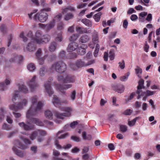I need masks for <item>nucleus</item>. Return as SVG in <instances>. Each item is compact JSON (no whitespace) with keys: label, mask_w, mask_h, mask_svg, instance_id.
Returning <instances> with one entry per match:
<instances>
[{"label":"nucleus","mask_w":160,"mask_h":160,"mask_svg":"<svg viewBox=\"0 0 160 160\" xmlns=\"http://www.w3.org/2000/svg\"><path fill=\"white\" fill-rule=\"evenodd\" d=\"M28 69L31 72H33L35 69V67L34 64L31 63L27 66Z\"/></svg>","instance_id":"obj_36"},{"label":"nucleus","mask_w":160,"mask_h":160,"mask_svg":"<svg viewBox=\"0 0 160 160\" xmlns=\"http://www.w3.org/2000/svg\"><path fill=\"white\" fill-rule=\"evenodd\" d=\"M66 69V65L63 62L59 61L54 62L50 68L51 71L59 73L64 72Z\"/></svg>","instance_id":"obj_3"},{"label":"nucleus","mask_w":160,"mask_h":160,"mask_svg":"<svg viewBox=\"0 0 160 160\" xmlns=\"http://www.w3.org/2000/svg\"><path fill=\"white\" fill-rule=\"evenodd\" d=\"M36 76H34L28 83L31 90L32 92L34 91L38 87V84L36 82Z\"/></svg>","instance_id":"obj_10"},{"label":"nucleus","mask_w":160,"mask_h":160,"mask_svg":"<svg viewBox=\"0 0 160 160\" xmlns=\"http://www.w3.org/2000/svg\"><path fill=\"white\" fill-rule=\"evenodd\" d=\"M71 139L76 142H79L80 141V138L76 136H72Z\"/></svg>","instance_id":"obj_53"},{"label":"nucleus","mask_w":160,"mask_h":160,"mask_svg":"<svg viewBox=\"0 0 160 160\" xmlns=\"http://www.w3.org/2000/svg\"><path fill=\"white\" fill-rule=\"evenodd\" d=\"M155 92L151 91L148 90L146 91V92H143L141 94V96L142 95H144V94L147 96H151L153 95L155 93Z\"/></svg>","instance_id":"obj_35"},{"label":"nucleus","mask_w":160,"mask_h":160,"mask_svg":"<svg viewBox=\"0 0 160 160\" xmlns=\"http://www.w3.org/2000/svg\"><path fill=\"white\" fill-rule=\"evenodd\" d=\"M4 82V83L6 85L8 86L10 84L11 81L10 80L6 78V79L4 82Z\"/></svg>","instance_id":"obj_63"},{"label":"nucleus","mask_w":160,"mask_h":160,"mask_svg":"<svg viewBox=\"0 0 160 160\" xmlns=\"http://www.w3.org/2000/svg\"><path fill=\"white\" fill-rule=\"evenodd\" d=\"M55 144L57 148L60 149L62 148L61 146L59 144V142L57 140H56L55 141Z\"/></svg>","instance_id":"obj_61"},{"label":"nucleus","mask_w":160,"mask_h":160,"mask_svg":"<svg viewBox=\"0 0 160 160\" xmlns=\"http://www.w3.org/2000/svg\"><path fill=\"white\" fill-rule=\"evenodd\" d=\"M79 37L78 34H74L71 36L69 38V40L70 41L74 42L77 40Z\"/></svg>","instance_id":"obj_33"},{"label":"nucleus","mask_w":160,"mask_h":160,"mask_svg":"<svg viewBox=\"0 0 160 160\" xmlns=\"http://www.w3.org/2000/svg\"><path fill=\"white\" fill-rule=\"evenodd\" d=\"M7 89V87L4 82H2L0 83V90L4 91Z\"/></svg>","instance_id":"obj_46"},{"label":"nucleus","mask_w":160,"mask_h":160,"mask_svg":"<svg viewBox=\"0 0 160 160\" xmlns=\"http://www.w3.org/2000/svg\"><path fill=\"white\" fill-rule=\"evenodd\" d=\"M152 15L150 13L148 15L146 19L148 22H150L152 20Z\"/></svg>","instance_id":"obj_64"},{"label":"nucleus","mask_w":160,"mask_h":160,"mask_svg":"<svg viewBox=\"0 0 160 160\" xmlns=\"http://www.w3.org/2000/svg\"><path fill=\"white\" fill-rule=\"evenodd\" d=\"M73 18V15L71 13H67L65 16L64 20L66 21L72 19Z\"/></svg>","instance_id":"obj_40"},{"label":"nucleus","mask_w":160,"mask_h":160,"mask_svg":"<svg viewBox=\"0 0 160 160\" xmlns=\"http://www.w3.org/2000/svg\"><path fill=\"white\" fill-rule=\"evenodd\" d=\"M28 103V100L27 99H23L18 104L16 105L14 104H12L9 106V108L10 110H15L17 109H22L23 107L26 106Z\"/></svg>","instance_id":"obj_5"},{"label":"nucleus","mask_w":160,"mask_h":160,"mask_svg":"<svg viewBox=\"0 0 160 160\" xmlns=\"http://www.w3.org/2000/svg\"><path fill=\"white\" fill-rule=\"evenodd\" d=\"M61 18V15L60 14H59L56 16L53 20H54V21L55 22H58L59 21Z\"/></svg>","instance_id":"obj_51"},{"label":"nucleus","mask_w":160,"mask_h":160,"mask_svg":"<svg viewBox=\"0 0 160 160\" xmlns=\"http://www.w3.org/2000/svg\"><path fill=\"white\" fill-rule=\"evenodd\" d=\"M22 56L16 55L10 59L9 61L11 62H19L22 59Z\"/></svg>","instance_id":"obj_19"},{"label":"nucleus","mask_w":160,"mask_h":160,"mask_svg":"<svg viewBox=\"0 0 160 160\" xmlns=\"http://www.w3.org/2000/svg\"><path fill=\"white\" fill-rule=\"evenodd\" d=\"M38 98L37 96L32 97L30 99L31 105L29 109L28 110L27 117L30 115H36L42 108L43 106V103L41 101L38 102Z\"/></svg>","instance_id":"obj_1"},{"label":"nucleus","mask_w":160,"mask_h":160,"mask_svg":"<svg viewBox=\"0 0 160 160\" xmlns=\"http://www.w3.org/2000/svg\"><path fill=\"white\" fill-rule=\"evenodd\" d=\"M21 139H22L24 142L26 144L25 145L27 146L28 145H30L31 144V141L29 140V139L25 138L23 137H22L21 138Z\"/></svg>","instance_id":"obj_39"},{"label":"nucleus","mask_w":160,"mask_h":160,"mask_svg":"<svg viewBox=\"0 0 160 160\" xmlns=\"http://www.w3.org/2000/svg\"><path fill=\"white\" fill-rule=\"evenodd\" d=\"M19 109H17L15 110H11L13 111L12 113L14 115L15 118H19L21 116V114L18 112V110Z\"/></svg>","instance_id":"obj_30"},{"label":"nucleus","mask_w":160,"mask_h":160,"mask_svg":"<svg viewBox=\"0 0 160 160\" xmlns=\"http://www.w3.org/2000/svg\"><path fill=\"white\" fill-rule=\"evenodd\" d=\"M63 132V130H61L58 132L56 135V139H64L67 137L69 136V134L68 133H66L63 134H62L60 136H58V134L60 133H62Z\"/></svg>","instance_id":"obj_20"},{"label":"nucleus","mask_w":160,"mask_h":160,"mask_svg":"<svg viewBox=\"0 0 160 160\" xmlns=\"http://www.w3.org/2000/svg\"><path fill=\"white\" fill-rule=\"evenodd\" d=\"M55 25V22L54 20H52L48 24H46V30H50L53 28Z\"/></svg>","instance_id":"obj_26"},{"label":"nucleus","mask_w":160,"mask_h":160,"mask_svg":"<svg viewBox=\"0 0 160 160\" xmlns=\"http://www.w3.org/2000/svg\"><path fill=\"white\" fill-rule=\"evenodd\" d=\"M113 90L119 93H122L124 90V86L121 84H118L112 86Z\"/></svg>","instance_id":"obj_15"},{"label":"nucleus","mask_w":160,"mask_h":160,"mask_svg":"<svg viewBox=\"0 0 160 160\" xmlns=\"http://www.w3.org/2000/svg\"><path fill=\"white\" fill-rule=\"evenodd\" d=\"M50 36L49 35L46 34L43 36L41 41V44L48 42L50 40Z\"/></svg>","instance_id":"obj_21"},{"label":"nucleus","mask_w":160,"mask_h":160,"mask_svg":"<svg viewBox=\"0 0 160 160\" xmlns=\"http://www.w3.org/2000/svg\"><path fill=\"white\" fill-rule=\"evenodd\" d=\"M57 79L58 81L62 83L73 82L74 81L72 77L67 75L63 76L60 74L58 76Z\"/></svg>","instance_id":"obj_7"},{"label":"nucleus","mask_w":160,"mask_h":160,"mask_svg":"<svg viewBox=\"0 0 160 160\" xmlns=\"http://www.w3.org/2000/svg\"><path fill=\"white\" fill-rule=\"evenodd\" d=\"M12 150L15 154L20 158H22L25 155V154L23 152L20 150H19L15 146H13V147L12 148Z\"/></svg>","instance_id":"obj_18"},{"label":"nucleus","mask_w":160,"mask_h":160,"mask_svg":"<svg viewBox=\"0 0 160 160\" xmlns=\"http://www.w3.org/2000/svg\"><path fill=\"white\" fill-rule=\"evenodd\" d=\"M82 22L86 26L88 27H91L92 26V22L90 20L87 19H84L82 20Z\"/></svg>","instance_id":"obj_31"},{"label":"nucleus","mask_w":160,"mask_h":160,"mask_svg":"<svg viewBox=\"0 0 160 160\" xmlns=\"http://www.w3.org/2000/svg\"><path fill=\"white\" fill-rule=\"evenodd\" d=\"M84 66H86V64L84 61L80 59L77 60L75 64L73 63L70 64V68L73 70H77L78 68Z\"/></svg>","instance_id":"obj_6"},{"label":"nucleus","mask_w":160,"mask_h":160,"mask_svg":"<svg viewBox=\"0 0 160 160\" xmlns=\"http://www.w3.org/2000/svg\"><path fill=\"white\" fill-rule=\"evenodd\" d=\"M62 40V33L60 32L57 34V36L55 38V40L57 42H61Z\"/></svg>","instance_id":"obj_38"},{"label":"nucleus","mask_w":160,"mask_h":160,"mask_svg":"<svg viewBox=\"0 0 160 160\" xmlns=\"http://www.w3.org/2000/svg\"><path fill=\"white\" fill-rule=\"evenodd\" d=\"M60 110L64 111L65 112L60 113L57 111H55L54 114L55 116L58 118L63 119V117H68L71 116L72 111V108L71 107H60Z\"/></svg>","instance_id":"obj_4"},{"label":"nucleus","mask_w":160,"mask_h":160,"mask_svg":"<svg viewBox=\"0 0 160 160\" xmlns=\"http://www.w3.org/2000/svg\"><path fill=\"white\" fill-rule=\"evenodd\" d=\"M120 128L121 131L122 132H125L127 130V127L124 125H120Z\"/></svg>","instance_id":"obj_49"},{"label":"nucleus","mask_w":160,"mask_h":160,"mask_svg":"<svg viewBox=\"0 0 160 160\" xmlns=\"http://www.w3.org/2000/svg\"><path fill=\"white\" fill-rule=\"evenodd\" d=\"M138 117H136L131 121L128 122V125L130 127H132L134 125L137 119H139Z\"/></svg>","instance_id":"obj_41"},{"label":"nucleus","mask_w":160,"mask_h":160,"mask_svg":"<svg viewBox=\"0 0 160 160\" xmlns=\"http://www.w3.org/2000/svg\"><path fill=\"white\" fill-rule=\"evenodd\" d=\"M18 88L20 91L24 93H27L28 92V88L27 87L24 85L22 84L19 85Z\"/></svg>","instance_id":"obj_24"},{"label":"nucleus","mask_w":160,"mask_h":160,"mask_svg":"<svg viewBox=\"0 0 160 160\" xmlns=\"http://www.w3.org/2000/svg\"><path fill=\"white\" fill-rule=\"evenodd\" d=\"M18 93L19 92L18 91H15L14 92L12 98V101L13 102H14L19 98Z\"/></svg>","instance_id":"obj_28"},{"label":"nucleus","mask_w":160,"mask_h":160,"mask_svg":"<svg viewBox=\"0 0 160 160\" xmlns=\"http://www.w3.org/2000/svg\"><path fill=\"white\" fill-rule=\"evenodd\" d=\"M138 85L137 87L138 90L136 92H132L130 96L128 97L127 99V101H128L132 99L134 97V96H135L137 94L138 95L137 96V98L139 99L140 97V80L138 82Z\"/></svg>","instance_id":"obj_13"},{"label":"nucleus","mask_w":160,"mask_h":160,"mask_svg":"<svg viewBox=\"0 0 160 160\" xmlns=\"http://www.w3.org/2000/svg\"><path fill=\"white\" fill-rule=\"evenodd\" d=\"M38 134L37 132V131L33 132L30 136V139L33 140L35 139L36 137L37 136Z\"/></svg>","instance_id":"obj_43"},{"label":"nucleus","mask_w":160,"mask_h":160,"mask_svg":"<svg viewBox=\"0 0 160 160\" xmlns=\"http://www.w3.org/2000/svg\"><path fill=\"white\" fill-rule=\"evenodd\" d=\"M76 29L77 32L80 34L86 33L87 32L86 28H84L79 26H76Z\"/></svg>","instance_id":"obj_23"},{"label":"nucleus","mask_w":160,"mask_h":160,"mask_svg":"<svg viewBox=\"0 0 160 160\" xmlns=\"http://www.w3.org/2000/svg\"><path fill=\"white\" fill-rule=\"evenodd\" d=\"M132 111L130 109H128L124 111L123 114L126 115H129L132 113Z\"/></svg>","instance_id":"obj_52"},{"label":"nucleus","mask_w":160,"mask_h":160,"mask_svg":"<svg viewBox=\"0 0 160 160\" xmlns=\"http://www.w3.org/2000/svg\"><path fill=\"white\" fill-rule=\"evenodd\" d=\"M90 40L88 36L86 35H84L82 36L79 39V42L82 43H86Z\"/></svg>","instance_id":"obj_25"},{"label":"nucleus","mask_w":160,"mask_h":160,"mask_svg":"<svg viewBox=\"0 0 160 160\" xmlns=\"http://www.w3.org/2000/svg\"><path fill=\"white\" fill-rule=\"evenodd\" d=\"M57 43L55 42H52L49 48V49L50 52H53L56 48Z\"/></svg>","instance_id":"obj_29"},{"label":"nucleus","mask_w":160,"mask_h":160,"mask_svg":"<svg viewBox=\"0 0 160 160\" xmlns=\"http://www.w3.org/2000/svg\"><path fill=\"white\" fill-rule=\"evenodd\" d=\"M42 50L41 48H39L36 53V56L37 58L41 57Z\"/></svg>","instance_id":"obj_47"},{"label":"nucleus","mask_w":160,"mask_h":160,"mask_svg":"<svg viewBox=\"0 0 160 160\" xmlns=\"http://www.w3.org/2000/svg\"><path fill=\"white\" fill-rule=\"evenodd\" d=\"M78 44L75 42H72L70 43L68 46L67 50L69 52H71L74 51L78 48Z\"/></svg>","instance_id":"obj_17"},{"label":"nucleus","mask_w":160,"mask_h":160,"mask_svg":"<svg viewBox=\"0 0 160 160\" xmlns=\"http://www.w3.org/2000/svg\"><path fill=\"white\" fill-rule=\"evenodd\" d=\"M79 54L83 55L86 53V50L84 48H83L81 47L79 49Z\"/></svg>","instance_id":"obj_55"},{"label":"nucleus","mask_w":160,"mask_h":160,"mask_svg":"<svg viewBox=\"0 0 160 160\" xmlns=\"http://www.w3.org/2000/svg\"><path fill=\"white\" fill-rule=\"evenodd\" d=\"M109 57L111 60H112L114 58V50H111L109 53Z\"/></svg>","instance_id":"obj_44"},{"label":"nucleus","mask_w":160,"mask_h":160,"mask_svg":"<svg viewBox=\"0 0 160 160\" xmlns=\"http://www.w3.org/2000/svg\"><path fill=\"white\" fill-rule=\"evenodd\" d=\"M37 59H38L39 64L42 65L43 64L44 62V59L43 58L40 57L38 58H37Z\"/></svg>","instance_id":"obj_60"},{"label":"nucleus","mask_w":160,"mask_h":160,"mask_svg":"<svg viewBox=\"0 0 160 160\" xmlns=\"http://www.w3.org/2000/svg\"><path fill=\"white\" fill-rule=\"evenodd\" d=\"M76 91L75 90L73 91L70 95L71 98L72 100H74L76 98Z\"/></svg>","instance_id":"obj_56"},{"label":"nucleus","mask_w":160,"mask_h":160,"mask_svg":"<svg viewBox=\"0 0 160 160\" xmlns=\"http://www.w3.org/2000/svg\"><path fill=\"white\" fill-rule=\"evenodd\" d=\"M2 129L7 130H10L11 129V127L6 123H4L2 125Z\"/></svg>","instance_id":"obj_42"},{"label":"nucleus","mask_w":160,"mask_h":160,"mask_svg":"<svg viewBox=\"0 0 160 160\" xmlns=\"http://www.w3.org/2000/svg\"><path fill=\"white\" fill-rule=\"evenodd\" d=\"M52 102L54 105L56 107H58L59 106L63 104L68 103L67 100L60 101L56 96H54Z\"/></svg>","instance_id":"obj_11"},{"label":"nucleus","mask_w":160,"mask_h":160,"mask_svg":"<svg viewBox=\"0 0 160 160\" xmlns=\"http://www.w3.org/2000/svg\"><path fill=\"white\" fill-rule=\"evenodd\" d=\"M51 11V8H47L41 9L40 13H38L34 16V20L37 21H39L41 22L44 23L47 20L48 17V14L44 12H49Z\"/></svg>","instance_id":"obj_2"},{"label":"nucleus","mask_w":160,"mask_h":160,"mask_svg":"<svg viewBox=\"0 0 160 160\" xmlns=\"http://www.w3.org/2000/svg\"><path fill=\"white\" fill-rule=\"evenodd\" d=\"M27 50L29 52L33 51L35 49V47L33 42L28 43L26 47Z\"/></svg>","instance_id":"obj_22"},{"label":"nucleus","mask_w":160,"mask_h":160,"mask_svg":"<svg viewBox=\"0 0 160 160\" xmlns=\"http://www.w3.org/2000/svg\"><path fill=\"white\" fill-rule=\"evenodd\" d=\"M31 122L27 119V123L28 125L25 124L23 122L19 123L18 124L21 127L23 128L24 130H29L32 129L33 128V126L29 125Z\"/></svg>","instance_id":"obj_16"},{"label":"nucleus","mask_w":160,"mask_h":160,"mask_svg":"<svg viewBox=\"0 0 160 160\" xmlns=\"http://www.w3.org/2000/svg\"><path fill=\"white\" fill-rule=\"evenodd\" d=\"M36 115H30L28 117H27V113L26 114V117L28 121H30L31 122L34 123L38 125L43 126L44 124L42 122L40 121L38 119L32 118V117Z\"/></svg>","instance_id":"obj_9"},{"label":"nucleus","mask_w":160,"mask_h":160,"mask_svg":"<svg viewBox=\"0 0 160 160\" xmlns=\"http://www.w3.org/2000/svg\"><path fill=\"white\" fill-rule=\"evenodd\" d=\"M119 67L121 69H123L125 67V63L124 60L118 63Z\"/></svg>","instance_id":"obj_48"},{"label":"nucleus","mask_w":160,"mask_h":160,"mask_svg":"<svg viewBox=\"0 0 160 160\" xmlns=\"http://www.w3.org/2000/svg\"><path fill=\"white\" fill-rule=\"evenodd\" d=\"M102 13L101 12H99L95 14L93 16V18L95 21L97 22H98L99 21L100 17L102 15Z\"/></svg>","instance_id":"obj_37"},{"label":"nucleus","mask_w":160,"mask_h":160,"mask_svg":"<svg viewBox=\"0 0 160 160\" xmlns=\"http://www.w3.org/2000/svg\"><path fill=\"white\" fill-rule=\"evenodd\" d=\"M14 146L17 147L22 150H25L28 148V146L24 144L18 140H15L14 142Z\"/></svg>","instance_id":"obj_12"},{"label":"nucleus","mask_w":160,"mask_h":160,"mask_svg":"<svg viewBox=\"0 0 160 160\" xmlns=\"http://www.w3.org/2000/svg\"><path fill=\"white\" fill-rule=\"evenodd\" d=\"M51 81H48L44 85V87L46 92L48 93L49 96H51L54 93L53 90L51 87V81L53 80L51 78L50 79Z\"/></svg>","instance_id":"obj_8"},{"label":"nucleus","mask_w":160,"mask_h":160,"mask_svg":"<svg viewBox=\"0 0 160 160\" xmlns=\"http://www.w3.org/2000/svg\"><path fill=\"white\" fill-rule=\"evenodd\" d=\"M42 36V32L40 30L37 31L35 35V37L34 40L38 44H41V41Z\"/></svg>","instance_id":"obj_14"},{"label":"nucleus","mask_w":160,"mask_h":160,"mask_svg":"<svg viewBox=\"0 0 160 160\" xmlns=\"http://www.w3.org/2000/svg\"><path fill=\"white\" fill-rule=\"evenodd\" d=\"M40 2L41 4L43 7L46 8L49 6L48 4L46 3L45 0H40Z\"/></svg>","instance_id":"obj_57"},{"label":"nucleus","mask_w":160,"mask_h":160,"mask_svg":"<svg viewBox=\"0 0 160 160\" xmlns=\"http://www.w3.org/2000/svg\"><path fill=\"white\" fill-rule=\"evenodd\" d=\"M45 114L46 117L47 118L50 119L52 118V113L50 111H46L45 112Z\"/></svg>","instance_id":"obj_32"},{"label":"nucleus","mask_w":160,"mask_h":160,"mask_svg":"<svg viewBox=\"0 0 160 160\" xmlns=\"http://www.w3.org/2000/svg\"><path fill=\"white\" fill-rule=\"evenodd\" d=\"M46 72V70L45 68L42 67L40 68L39 70V74L40 76L41 77L43 76L45 74Z\"/></svg>","instance_id":"obj_45"},{"label":"nucleus","mask_w":160,"mask_h":160,"mask_svg":"<svg viewBox=\"0 0 160 160\" xmlns=\"http://www.w3.org/2000/svg\"><path fill=\"white\" fill-rule=\"evenodd\" d=\"M78 122L77 121H74L73 122H72V123H71V124L70 125V126L71 128H75V126L77 125L78 124Z\"/></svg>","instance_id":"obj_59"},{"label":"nucleus","mask_w":160,"mask_h":160,"mask_svg":"<svg viewBox=\"0 0 160 160\" xmlns=\"http://www.w3.org/2000/svg\"><path fill=\"white\" fill-rule=\"evenodd\" d=\"M108 147L110 150H113L114 149L115 147L112 143H109L108 145Z\"/></svg>","instance_id":"obj_62"},{"label":"nucleus","mask_w":160,"mask_h":160,"mask_svg":"<svg viewBox=\"0 0 160 160\" xmlns=\"http://www.w3.org/2000/svg\"><path fill=\"white\" fill-rule=\"evenodd\" d=\"M38 134H39L40 137H44L47 134V132L45 130H38L37 131Z\"/></svg>","instance_id":"obj_34"},{"label":"nucleus","mask_w":160,"mask_h":160,"mask_svg":"<svg viewBox=\"0 0 160 160\" xmlns=\"http://www.w3.org/2000/svg\"><path fill=\"white\" fill-rule=\"evenodd\" d=\"M13 37V36L12 34H10L9 35V38L8 39V46L9 47L11 45V42L12 41V39Z\"/></svg>","instance_id":"obj_58"},{"label":"nucleus","mask_w":160,"mask_h":160,"mask_svg":"<svg viewBox=\"0 0 160 160\" xmlns=\"http://www.w3.org/2000/svg\"><path fill=\"white\" fill-rule=\"evenodd\" d=\"M0 31L4 34H6L7 32V26L5 24H2L0 27Z\"/></svg>","instance_id":"obj_27"},{"label":"nucleus","mask_w":160,"mask_h":160,"mask_svg":"<svg viewBox=\"0 0 160 160\" xmlns=\"http://www.w3.org/2000/svg\"><path fill=\"white\" fill-rule=\"evenodd\" d=\"M24 32H22L20 35V38L22 39L23 41L24 42H26L28 40V38L24 35Z\"/></svg>","instance_id":"obj_54"},{"label":"nucleus","mask_w":160,"mask_h":160,"mask_svg":"<svg viewBox=\"0 0 160 160\" xmlns=\"http://www.w3.org/2000/svg\"><path fill=\"white\" fill-rule=\"evenodd\" d=\"M69 10L71 11H75V9L74 7L72 6H69L65 9L64 12H67Z\"/></svg>","instance_id":"obj_50"}]
</instances>
